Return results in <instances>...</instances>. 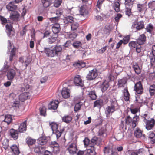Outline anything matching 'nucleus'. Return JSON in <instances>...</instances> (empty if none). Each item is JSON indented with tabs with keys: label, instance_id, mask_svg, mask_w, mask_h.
<instances>
[{
	"label": "nucleus",
	"instance_id": "nucleus-38",
	"mask_svg": "<svg viewBox=\"0 0 155 155\" xmlns=\"http://www.w3.org/2000/svg\"><path fill=\"white\" fill-rule=\"evenodd\" d=\"M26 143L28 146L32 145L35 144L36 142V140L35 139H33L30 137H28L26 138Z\"/></svg>",
	"mask_w": 155,
	"mask_h": 155
},
{
	"label": "nucleus",
	"instance_id": "nucleus-1",
	"mask_svg": "<svg viewBox=\"0 0 155 155\" xmlns=\"http://www.w3.org/2000/svg\"><path fill=\"white\" fill-rule=\"evenodd\" d=\"M7 62L6 61L4 63L3 67L0 70V72H2L1 74H3L7 71L6 76L7 79L9 80H12L16 76V68H14L13 69L10 68L9 69V66L7 65Z\"/></svg>",
	"mask_w": 155,
	"mask_h": 155
},
{
	"label": "nucleus",
	"instance_id": "nucleus-14",
	"mask_svg": "<svg viewBox=\"0 0 155 155\" xmlns=\"http://www.w3.org/2000/svg\"><path fill=\"white\" fill-rule=\"evenodd\" d=\"M146 37L144 34L140 35L137 40V42L138 45H141L144 44L146 42Z\"/></svg>",
	"mask_w": 155,
	"mask_h": 155
},
{
	"label": "nucleus",
	"instance_id": "nucleus-17",
	"mask_svg": "<svg viewBox=\"0 0 155 155\" xmlns=\"http://www.w3.org/2000/svg\"><path fill=\"white\" fill-rule=\"evenodd\" d=\"M66 84V83L63 84V88L61 93L63 97L65 99L68 98V89L67 87H65Z\"/></svg>",
	"mask_w": 155,
	"mask_h": 155
},
{
	"label": "nucleus",
	"instance_id": "nucleus-64",
	"mask_svg": "<svg viewBox=\"0 0 155 155\" xmlns=\"http://www.w3.org/2000/svg\"><path fill=\"white\" fill-rule=\"evenodd\" d=\"M130 40L129 37L128 36H126L122 40L123 43L124 44H127Z\"/></svg>",
	"mask_w": 155,
	"mask_h": 155
},
{
	"label": "nucleus",
	"instance_id": "nucleus-18",
	"mask_svg": "<svg viewBox=\"0 0 155 155\" xmlns=\"http://www.w3.org/2000/svg\"><path fill=\"white\" fill-rule=\"evenodd\" d=\"M13 2H11L9 4L6 6V8L8 10L11 11L12 12L15 11L17 8V6L14 5Z\"/></svg>",
	"mask_w": 155,
	"mask_h": 155
},
{
	"label": "nucleus",
	"instance_id": "nucleus-7",
	"mask_svg": "<svg viewBox=\"0 0 155 155\" xmlns=\"http://www.w3.org/2000/svg\"><path fill=\"white\" fill-rule=\"evenodd\" d=\"M134 90L138 94H141L143 93V89L140 81H139L135 84Z\"/></svg>",
	"mask_w": 155,
	"mask_h": 155
},
{
	"label": "nucleus",
	"instance_id": "nucleus-53",
	"mask_svg": "<svg viewBox=\"0 0 155 155\" xmlns=\"http://www.w3.org/2000/svg\"><path fill=\"white\" fill-rule=\"evenodd\" d=\"M86 8V6L85 5H83L81 7L79 12L81 15H84V13L85 12Z\"/></svg>",
	"mask_w": 155,
	"mask_h": 155
},
{
	"label": "nucleus",
	"instance_id": "nucleus-26",
	"mask_svg": "<svg viewBox=\"0 0 155 155\" xmlns=\"http://www.w3.org/2000/svg\"><path fill=\"white\" fill-rule=\"evenodd\" d=\"M88 97L92 100H95L97 98V96L94 89L90 91L89 93Z\"/></svg>",
	"mask_w": 155,
	"mask_h": 155
},
{
	"label": "nucleus",
	"instance_id": "nucleus-27",
	"mask_svg": "<svg viewBox=\"0 0 155 155\" xmlns=\"http://www.w3.org/2000/svg\"><path fill=\"white\" fill-rule=\"evenodd\" d=\"M146 9V5L144 4H137V9L139 12H142Z\"/></svg>",
	"mask_w": 155,
	"mask_h": 155
},
{
	"label": "nucleus",
	"instance_id": "nucleus-55",
	"mask_svg": "<svg viewBox=\"0 0 155 155\" xmlns=\"http://www.w3.org/2000/svg\"><path fill=\"white\" fill-rule=\"evenodd\" d=\"M114 77L111 74H110L106 78V80L109 82L111 81L114 80Z\"/></svg>",
	"mask_w": 155,
	"mask_h": 155
},
{
	"label": "nucleus",
	"instance_id": "nucleus-63",
	"mask_svg": "<svg viewBox=\"0 0 155 155\" xmlns=\"http://www.w3.org/2000/svg\"><path fill=\"white\" fill-rule=\"evenodd\" d=\"M107 49V46H105L102 48L101 49L97 51V52L99 54H102Z\"/></svg>",
	"mask_w": 155,
	"mask_h": 155
},
{
	"label": "nucleus",
	"instance_id": "nucleus-21",
	"mask_svg": "<svg viewBox=\"0 0 155 155\" xmlns=\"http://www.w3.org/2000/svg\"><path fill=\"white\" fill-rule=\"evenodd\" d=\"M60 29V25L58 23L54 24L52 26V31L55 35H57L59 32Z\"/></svg>",
	"mask_w": 155,
	"mask_h": 155
},
{
	"label": "nucleus",
	"instance_id": "nucleus-37",
	"mask_svg": "<svg viewBox=\"0 0 155 155\" xmlns=\"http://www.w3.org/2000/svg\"><path fill=\"white\" fill-rule=\"evenodd\" d=\"M12 25L11 24H7L6 25V32L8 36L10 35L11 32L12 31Z\"/></svg>",
	"mask_w": 155,
	"mask_h": 155
},
{
	"label": "nucleus",
	"instance_id": "nucleus-36",
	"mask_svg": "<svg viewBox=\"0 0 155 155\" xmlns=\"http://www.w3.org/2000/svg\"><path fill=\"white\" fill-rule=\"evenodd\" d=\"M58 37V35H55L54 36L53 35L52 36H50L48 38V41L49 44H52L55 41Z\"/></svg>",
	"mask_w": 155,
	"mask_h": 155
},
{
	"label": "nucleus",
	"instance_id": "nucleus-25",
	"mask_svg": "<svg viewBox=\"0 0 155 155\" xmlns=\"http://www.w3.org/2000/svg\"><path fill=\"white\" fill-rule=\"evenodd\" d=\"M55 53L57 56L61 53L62 50L61 46L60 45H56L53 48Z\"/></svg>",
	"mask_w": 155,
	"mask_h": 155
},
{
	"label": "nucleus",
	"instance_id": "nucleus-35",
	"mask_svg": "<svg viewBox=\"0 0 155 155\" xmlns=\"http://www.w3.org/2000/svg\"><path fill=\"white\" fill-rule=\"evenodd\" d=\"M103 105V101L101 99L97 100L94 102V107H101Z\"/></svg>",
	"mask_w": 155,
	"mask_h": 155
},
{
	"label": "nucleus",
	"instance_id": "nucleus-54",
	"mask_svg": "<svg viewBox=\"0 0 155 155\" xmlns=\"http://www.w3.org/2000/svg\"><path fill=\"white\" fill-rule=\"evenodd\" d=\"M15 48H13L11 51V53L9 57V61H11L13 59V58L15 55Z\"/></svg>",
	"mask_w": 155,
	"mask_h": 155
},
{
	"label": "nucleus",
	"instance_id": "nucleus-58",
	"mask_svg": "<svg viewBox=\"0 0 155 155\" xmlns=\"http://www.w3.org/2000/svg\"><path fill=\"white\" fill-rule=\"evenodd\" d=\"M42 147L41 146L38 145V146L35 147L34 148V151L36 153H39L41 152V149L42 148Z\"/></svg>",
	"mask_w": 155,
	"mask_h": 155
},
{
	"label": "nucleus",
	"instance_id": "nucleus-4",
	"mask_svg": "<svg viewBox=\"0 0 155 155\" xmlns=\"http://www.w3.org/2000/svg\"><path fill=\"white\" fill-rule=\"evenodd\" d=\"M50 125L53 131V133L56 136L57 138H58L61 134V133L64 130V129L62 128L59 131L58 130L57 124L54 122L50 123Z\"/></svg>",
	"mask_w": 155,
	"mask_h": 155
},
{
	"label": "nucleus",
	"instance_id": "nucleus-62",
	"mask_svg": "<svg viewBox=\"0 0 155 155\" xmlns=\"http://www.w3.org/2000/svg\"><path fill=\"white\" fill-rule=\"evenodd\" d=\"M51 148L52 149L54 148H56L58 147H59V145L58 143L55 141H53L51 142Z\"/></svg>",
	"mask_w": 155,
	"mask_h": 155
},
{
	"label": "nucleus",
	"instance_id": "nucleus-10",
	"mask_svg": "<svg viewBox=\"0 0 155 155\" xmlns=\"http://www.w3.org/2000/svg\"><path fill=\"white\" fill-rule=\"evenodd\" d=\"M146 128L148 130L151 129L154 127L155 124V120L153 118L148 120L145 123Z\"/></svg>",
	"mask_w": 155,
	"mask_h": 155
},
{
	"label": "nucleus",
	"instance_id": "nucleus-50",
	"mask_svg": "<svg viewBox=\"0 0 155 155\" xmlns=\"http://www.w3.org/2000/svg\"><path fill=\"white\" fill-rule=\"evenodd\" d=\"M50 0H41V2L43 3V6L45 8H47L50 5Z\"/></svg>",
	"mask_w": 155,
	"mask_h": 155
},
{
	"label": "nucleus",
	"instance_id": "nucleus-3",
	"mask_svg": "<svg viewBox=\"0 0 155 155\" xmlns=\"http://www.w3.org/2000/svg\"><path fill=\"white\" fill-rule=\"evenodd\" d=\"M111 103V105L109 106L106 108L105 113L107 117L110 116V114H111L114 111H116L117 109V107L118 105V103L116 101L111 99L110 100Z\"/></svg>",
	"mask_w": 155,
	"mask_h": 155
},
{
	"label": "nucleus",
	"instance_id": "nucleus-16",
	"mask_svg": "<svg viewBox=\"0 0 155 155\" xmlns=\"http://www.w3.org/2000/svg\"><path fill=\"white\" fill-rule=\"evenodd\" d=\"M30 94L29 92H25L21 94L19 96V99L20 101L23 102L30 97Z\"/></svg>",
	"mask_w": 155,
	"mask_h": 155
},
{
	"label": "nucleus",
	"instance_id": "nucleus-19",
	"mask_svg": "<svg viewBox=\"0 0 155 155\" xmlns=\"http://www.w3.org/2000/svg\"><path fill=\"white\" fill-rule=\"evenodd\" d=\"M109 86L108 81L106 80H105L101 85V88L102 92H104L106 91L109 87Z\"/></svg>",
	"mask_w": 155,
	"mask_h": 155
},
{
	"label": "nucleus",
	"instance_id": "nucleus-9",
	"mask_svg": "<svg viewBox=\"0 0 155 155\" xmlns=\"http://www.w3.org/2000/svg\"><path fill=\"white\" fill-rule=\"evenodd\" d=\"M133 28H136L137 31L140 30L145 28L144 22L143 20L137 22L136 24H134L132 25Z\"/></svg>",
	"mask_w": 155,
	"mask_h": 155
},
{
	"label": "nucleus",
	"instance_id": "nucleus-49",
	"mask_svg": "<svg viewBox=\"0 0 155 155\" xmlns=\"http://www.w3.org/2000/svg\"><path fill=\"white\" fill-rule=\"evenodd\" d=\"M3 147L5 149H8L9 147L8 140L7 139L4 140L3 143Z\"/></svg>",
	"mask_w": 155,
	"mask_h": 155
},
{
	"label": "nucleus",
	"instance_id": "nucleus-11",
	"mask_svg": "<svg viewBox=\"0 0 155 155\" xmlns=\"http://www.w3.org/2000/svg\"><path fill=\"white\" fill-rule=\"evenodd\" d=\"M74 82L76 86L81 87L83 86L82 80L81 78V76L79 75H77L75 76Z\"/></svg>",
	"mask_w": 155,
	"mask_h": 155
},
{
	"label": "nucleus",
	"instance_id": "nucleus-30",
	"mask_svg": "<svg viewBox=\"0 0 155 155\" xmlns=\"http://www.w3.org/2000/svg\"><path fill=\"white\" fill-rule=\"evenodd\" d=\"M143 131L139 128H137L134 131V135L137 138H140L142 136Z\"/></svg>",
	"mask_w": 155,
	"mask_h": 155
},
{
	"label": "nucleus",
	"instance_id": "nucleus-15",
	"mask_svg": "<svg viewBox=\"0 0 155 155\" xmlns=\"http://www.w3.org/2000/svg\"><path fill=\"white\" fill-rule=\"evenodd\" d=\"M59 103L58 100H54L50 102L48 105V108L49 109L55 110L56 109Z\"/></svg>",
	"mask_w": 155,
	"mask_h": 155
},
{
	"label": "nucleus",
	"instance_id": "nucleus-46",
	"mask_svg": "<svg viewBox=\"0 0 155 155\" xmlns=\"http://www.w3.org/2000/svg\"><path fill=\"white\" fill-rule=\"evenodd\" d=\"M40 114L44 116L46 115V108L45 106H43L39 108Z\"/></svg>",
	"mask_w": 155,
	"mask_h": 155
},
{
	"label": "nucleus",
	"instance_id": "nucleus-39",
	"mask_svg": "<svg viewBox=\"0 0 155 155\" xmlns=\"http://www.w3.org/2000/svg\"><path fill=\"white\" fill-rule=\"evenodd\" d=\"M154 28V27L153 25L151 23H149L147 25L145 29L147 32L151 33Z\"/></svg>",
	"mask_w": 155,
	"mask_h": 155
},
{
	"label": "nucleus",
	"instance_id": "nucleus-28",
	"mask_svg": "<svg viewBox=\"0 0 155 155\" xmlns=\"http://www.w3.org/2000/svg\"><path fill=\"white\" fill-rule=\"evenodd\" d=\"M10 148L14 155H18L19 154L20 151L16 145H13Z\"/></svg>",
	"mask_w": 155,
	"mask_h": 155
},
{
	"label": "nucleus",
	"instance_id": "nucleus-41",
	"mask_svg": "<svg viewBox=\"0 0 155 155\" xmlns=\"http://www.w3.org/2000/svg\"><path fill=\"white\" fill-rule=\"evenodd\" d=\"M148 139L152 144L154 143H155V134L153 132L150 133L149 135Z\"/></svg>",
	"mask_w": 155,
	"mask_h": 155
},
{
	"label": "nucleus",
	"instance_id": "nucleus-51",
	"mask_svg": "<svg viewBox=\"0 0 155 155\" xmlns=\"http://www.w3.org/2000/svg\"><path fill=\"white\" fill-rule=\"evenodd\" d=\"M71 30L73 31H74L76 30L78 27V24L75 22L72 23V24H71Z\"/></svg>",
	"mask_w": 155,
	"mask_h": 155
},
{
	"label": "nucleus",
	"instance_id": "nucleus-2",
	"mask_svg": "<svg viewBox=\"0 0 155 155\" xmlns=\"http://www.w3.org/2000/svg\"><path fill=\"white\" fill-rule=\"evenodd\" d=\"M139 120V117L136 115L133 118L130 115H128L125 119V125L126 126H130L135 128L138 124Z\"/></svg>",
	"mask_w": 155,
	"mask_h": 155
},
{
	"label": "nucleus",
	"instance_id": "nucleus-20",
	"mask_svg": "<svg viewBox=\"0 0 155 155\" xmlns=\"http://www.w3.org/2000/svg\"><path fill=\"white\" fill-rule=\"evenodd\" d=\"M123 94L125 101H128L130 99V95L128 92L127 87L124 88L123 91Z\"/></svg>",
	"mask_w": 155,
	"mask_h": 155
},
{
	"label": "nucleus",
	"instance_id": "nucleus-43",
	"mask_svg": "<svg viewBox=\"0 0 155 155\" xmlns=\"http://www.w3.org/2000/svg\"><path fill=\"white\" fill-rule=\"evenodd\" d=\"M149 92L151 96L155 94V85L154 84L150 86L149 88Z\"/></svg>",
	"mask_w": 155,
	"mask_h": 155
},
{
	"label": "nucleus",
	"instance_id": "nucleus-48",
	"mask_svg": "<svg viewBox=\"0 0 155 155\" xmlns=\"http://www.w3.org/2000/svg\"><path fill=\"white\" fill-rule=\"evenodd\" d=\"M148 7L153 9V10H155V1H153L149 2L148 4Z\"/></svg>",
	"mask_w": 155,
	"mask_h": 155
},
{
	"label": "nucleus",
	"instance_id": "nucleus-23",
	"mask_svg": "<svg viewBox=\"0 0 155 155\" xmlns=\"http://www.w3.org/2000/svg\"><path fill=\"white\" fill-rule=\"evenodd\" d=\"M10 134L11 137L15 140L18 137V132L17 130L12 129L10 130Z\"/></svg>",
	"mask_w": 155,
	"mask_h": 155
},
{
	"label": "nucleus",
	"instance_id": "nucleus-45",
	"mask_svg": "<svg viewBox=\"0 0 155 155\" xmlns=\"http://www.w3.org/2000/svg\"><path fill=\"white\" fill-rule=\"evenodd\" d=\"M112 149V147L108 146L104 147L103 150L104 153L105 154H109L110 155H111Z\"/></svg>",
	"mask_w": 155,
	"mask_h": 155
},
{
	"label": "nucleus",
	"instance_id": "nucleus-40",
	"mask_svg": "<svg viewBox=\"0 0 155 155\" xmlns=\"http://www.w3.org/2000/svg\"><path fill=\"white\" fill-rule=\"evenodd\" d=\"M132 7V5H130V6H127V7L125 6V14L126 15L130 16L131 15V9Z\"/></svg>",
	"mask_w": 155,
	"mask_h": 155
},
{
	"label": "nucleus",
	"instance_id": "nucleus-32",
	"mask_svg": "<svg viewBox=\"0 0 155 155\" xmlns=\"http://www.w3.org/2000/svg\"><path fill=\"white\" fill-rule=\"evenodd\" d=\"M126 82L127 79L125 78H124L121 79H119L117 84L118 87H123Z\"/></svg>",
	"mask_w": 155,
	"mask_h": 155
},
{
	"label": "nucleus",
	"instance_id": "nucleus-57",
	"mask_svg": "<svg viewBox=\"0 0 155 155\" xmlns=\"http://www.w3.org/2000/svg\"><path fill=\"white\" fill-rule=\"evenodd\" d=\"M62 2V0H55L54 6L56 7H58L60 5Z\"/></svg>",
	"mask_w": 155,
	"mask_h": 155
},
{
	"label": "nucleus",
	"instance_id": "nucleus-59",
	"mask_svg": "<svg viewBox=\"0 0 155 155\" xmlns=\"http://www.w3.org/2000/svg\"><path fill=\"white\" fill-rule=\"evenodd\" d=\"M81 106L80 104V103H78L76 104L74 106V111L75 112H77L78 110H79L80 109Z\"/></svg>",
	"mask_w": 155,
	"mask_h": 155
},
{
	"label": "nucleus",
	"instance_id": "nucleus-44",
	"mask_svg": "<svg viewBox=\"0 0 155 155\" xmlns=\"http://www.w3.org/2000/svg\"><path fill=\"white\" fill-rule=\"evenodd\" d=\"M73 46L76 48H79L81 47L82 43L79 41H77L73 43Z\"/></svg>",
	"mask_w": 155,
	"mask_h": 155
},
{
	"label": "nucleus",
	"instance_id": "nucleus-5",
	"mask_svg": "<svg viewBox=\"0 0 155 155\" xmlns=\"http://www.w3.org/2000/svg\"><path fill=\"white\" fill-rule=\"evenodd\" d=\"M78 150L76 143L74 142L68 145V152L70 155H74L76 153Z\"/></svg>",
	"mask_w": 155,
	"mask_h": 155
},
{
	"label": "nucleus",
	"instance_id": "nucleus-31",
	"mask_svg": "<svg viewBox=\"0 0 155 155\" xmlns=\"http://www.w3.org/2000/svg\"><path fill=\"white\" fill-rule=\"evenodd\" d=\"M73 65L74 66L78 67L80 68H82L85 67L86 64L85 62L81 61H78L75 62L73 64Z\"/></svg>",
	"mask_w": 155,
	"mask_h": 155
},
{
	"label": "nucleus",
	"instance_id": "nucleus-12",
	"mask_svg": "<svg viewBox=\"0 0 155 155\" xmlns=\"http://www.w3.org/2000/svg\"><path fill=\"white\" fill-rule=\"evenodd\" d=\"M101 143V140L97 137H95L91 140L90 146L92 145V146H94V145L99 146Z\"/></svg>",
	"mask_w": 155,
	"mask_h": 155
},
{
	"label": "nucleus",
	"instance_id": "nucleus-47",
	"mask_svg": "<svg viewBox=\"0 0 155 155\" xmlns=\"http://www.w3.org/2000/svg\"><path fill=\"white\" fill-rule=\"evenodd\" d=\"M137 43L135 41H131L129 43V46L130 48L131 49L136 48L137 45Z\"/></svg>",
	"mask_w": 155,
	"mask_h": 155
},
{
	"label": "nucleus",
	"instance_id": "nucleus-34",
	"mask_svg": "<svg viewBox=\"0 0 155 155\" xmlns=\"http://www.w3.org/2000/svg\"><path fill=\"white\" fill-rule=\"evenodd\" d=\"M113 8L117 12L120 11V4L117 1H115L114 2Z\"/></svg>",
	"mask_w": 155,
	"mask_h": 155
},
{
	"label": "nucleus",
	"instance_id": "nucleus-52",
	"mask_svg": "<svg viewBox=\"0 0 155 155\" xmlns=\"http://www.w3.org/2000/svg\"><path fill=\"white\" fill-rule=\"evenodd\" d=\"M142 118L143 119V122L145 123L150 118L149 116L147 114H144L141 116Z\"/></svg>",
	"mask_w": 155,
	"mask_h": 155
},
{
	"label": "nucleus",
	"instance_id": "nucleus-33",
	"mask_svg": "<svg viewBox=\"0 0 155 155\" xmlns=\"http://www.w3.org/2000/svg\"><path fill=\"white\" fill-rule=\"evenodd\" d=\"M133 68L134 70L136 73L137 74H139L140 73L141 71V69L137 63H135L134 64Z\"/></svg>",
	"mask_w": 155,
	"mask_h": 155
},
{
	"label": "nucleus",
	"instance_id": "nucleus-56",
	"mask_svg": "<svg viewBox=\"0 0 155 155\" xmlns=\"http://www.w3.org/2000/svg\"><path fill=\"white\" fill-rule=\"evenodd\" d=\"M49 19L50 21L51 22L55 24L57 23L56 22L58 21L59 19V18L58 17L56 16L54 17L49 18Z\"/></svg>",
	"mask_w": 155,
	"mask_h": 155
},
{
	"label": "nucleus",
	"instance_id": "nucleus-42",
	"mask_svg": "<svg viewBox=\"0 0 155 155\" xmlns=\"http://www.w3.org/2000/svg\"><path fill=\"white\" fill-rule=\"evenodd\" d=\"M12 119L11 116L7 115L5 116L4 121L7 123L8 125L12 121Z\"/></svg>",
	"mask_w": 155,
	"mask_h": 155
},
{
	"label": "nucleus",
	"instance_id": "nucleus-60",
	"mask_svg": "<svg viewBox=\"0 0 155 155\" xmlns=\"http://www.w3.org/2000/svg\"><path fill=\"white\" fill-rule=\"evenodd\" d=\"M122 17V14L120 13H118L115 17L114 19L116 22H118L119 21L120 19Z\"/></svg>",
	"mask_w": 155,
	"mask_h": 155
},
{
	"label": "nucleus",
	"instance_id": "nucleus-61",
	"mask_svg": "<svg viewBox=\"0 0 155 155\" xmlns=\"http://www.w3.org/2000/svg\"><path fill=\"white\" fill-rule=\"evenodd\" d=\"M125 2L124 4L125 6L127 7V6H130V5H133V1L132 0H124Z\"/></svg>",
	"mask_w": 155,
	"mask_h": 155
},
{
	"label": "nucleus",
	"instance_id": "nucleus-22",
	"mask_svg": "<svg viewBox=\"0 0 155 155\" xmlns=\"http://www.w3.org/2000/svg\"><path fill=\"white\" fill-rule=\"evenodd\" d=\"M38 144L40 145H44L47 142V140L46 137L43 136L40 137L38 140Z\"/></svg>",
	"mask_w": 155,
	"mask_h": 155
},
{
	"label": "nucleus",
	"instance_id": "nucleus-8",
	"mask_svg": "<svg viewBox=\"0 0 155 155\" xmlns=\"http://www.w3.org/2000/svg\"><path fill=\"white\" fill-rule=\"evenodd\" d=\"M44 52L48 57H53L57 56L52 47L50 48H45Z\"/></svg>",
	"mask_w": 155,
	"mask_h": 155
},
{
	"label": "nucleus",
	"instance_id": "nucleus-6",
	"mask_svg": "<svg viewBox=\"0 0 155 155\" xmlns=\"http://www.w3.org/2000/svg\"><path fill=\"white\" fill-rule=\"evenodd\" d=\"M97 76V70L96 69H93L89 71L86 78L88 80H93L95 79Z\"/></svg>",
	"mask_w": 155,
	"mask_h": 155
},
{
	"label": "nucleus",
	"instance_id": "nucleus-29",
	"mask_svg": "<svg viewBox=\"0 0 155 155\" xmlns=\"http://www.w3.org/2000/svg\"><path fill=\"white\" fill-rule=\"evenodd\" d=\"M26 120H25L21 124L18 128L19 131L20 132L22 133L26 130Z\"/></svg>",
	"mask_w": 155,
	"mask_h": 155
},
{
	"label": "nucleus",
	"instance_id": "nucleus-24",
	"mask_svg": "<svg viewBox=\"0 0 155 155\" xmlns=\"http://www.w3.org/2000/svg\"><path fill=\"white\" fill-rule=\"evenodd\" d=\"M90 148L87 150V155H96V152L95 151V148L94 146L92 145L90 146Z\"/></svg>",
	"mask_w": 155,
	"mask_h": 155
},
{
	"label": "nucleus",
	"instance_id": "nucleus-13",
	"mask_svg": "<svg viewBox=\"0 0 155 155\" xmlns=\"http://www.w3.org/2000/svg\"><path fill=\"white\" fill-rule=\"evenodd\" d=\"M20 14L17 11H15L11 13L10 18L11 19L14 21H17L18 20Z\"/></svg>",
	"mask_w": 155,
	"mask_h": 155
}]
</instances>
